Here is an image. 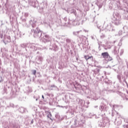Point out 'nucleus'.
I'll use <instances>...</instances> for the list:
<instances>
[{"label": "nucleus", "instance_id": "7", "mask_svg": "<svg viewBox=\"0 0 128 128\" xmlns=\"http://www.w3.org/2000/svg\"><path fill=\"white\" fill-rule=\"evenodd\" d=\"M31 123H32V124H34V120H32Z\"/></svg>", "mask_w": 128, "mask_h": 128}, {"label": "nucleus", "instance_id": "2", "mask_svg": "<svg viewBox=\"0 0 128 128\" xmlns=\"http://www.w3.org/2000/svg\"><path fill=\"white\" fill-rule=\"evenodd\" d=\"M84 58L86 60H90V58H92V60H94V56H89L88 55H85L84 56Z\"/></svg>", "mask_w": 128, "mask_h": 128}, {"label": "nucleus", "instance_id": "5", "mask_svg": "<svg viewBox=\"0 0 128 128\" xmlns=\"http://www.w3.org/2000/svg\"><path fill=\"white\" fill-rule=\"evenodd\" d=\"M8 40H10V36H8Z\"/></svg>", "mask_w": 128, "mask_h": 128}, {"label": "nucleus", "instance_id": "4", "mask_svg": "<svg viewBox=\"0 0 128 128\" xmlns=\"http://www.w3.org/2000/svg\"><path fill=\"white\" fill-rule=\"evenodd\" d=\"M32 72L34 76H36V70H32Z\"/></svg>", "mask_w": 128, "mask_h": 128}, {"label": "nucleus", "instance_id": "3", "mask_svg": "<svg viewBox=\"0 0 128 128\" xmlns=\"http://www.w3.org/2000/svg\"><path fill=\"white\" fill-rule=\"evenodd\" d=\"M48 117L49 118L50 120H51L52 118H50V117L52 116V113L50 112H48Z\"/></svg>", "mask_w": 128, "mask_h": 128}, {"label": "nucleus", "instance_id": "1", "mask_svg": "<svg viewBox=\"0 0 128 128\" xmlns=\"http://www.w3.org/2000/svg\"><path fill=\"white\" fill-rule=\"evenodd\" d=\"M102 56H103V58H104V60H106V58H108V56H110V54H108V52H104L102 53Z\"/></svg>", "mask_w": 128, "mask_h": 128}, {"label": "nucleus", "instance_id": "6", "mask_svg": "<svg viewBox=\"0 0 128 128\" xmlns=\"http://www.w3.org/2000/svg\"><path fill=\"white\" fill-rule=\"evenodd\" d=\"M42 98H43V100L44 99V95H42Z\"/></svg>", "mask_w": 128, "mask_h": 128}]
</instances>
